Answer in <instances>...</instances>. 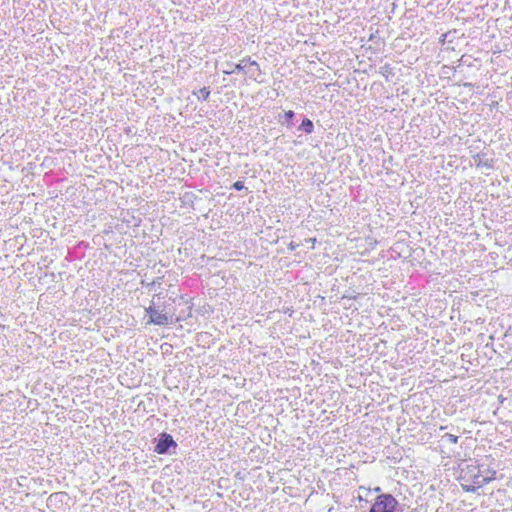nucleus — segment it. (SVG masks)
Here are the masks:
<instances>
[{
	"label": "nucleus",
	"instance_id": "7ed1b4c3",
	"mask_svg": "<svg viewBox=\"0 0 512 512\" xmlns=\"http://www.w3.org/2000/svg\"><path fill=\"white\" fill-rule=\"evenodd\" d=\"M153 452L158 455H176L178 443L173 436L165 431L153 439Z\"/></svg>",
	"mask_w": 512,
	"mask_h": 512
},
{
	"label": "nucleus",
	"instance_id": "f03ea898",
	"mask_svg": "<svg viewBox=\"0 0 512 512\" xmlns=\"http://www.w3.org/2000/svg\"><path fill=\"white\" fill-rule=\"evenodd\" d=\"M369 512H404V506L390 493L376 495Z\"/></svg>",
	"mask_w": 512,
	"mask_h": 512
},
{
	"label": "nucleus",
	"instance_id": "4468645a",
	"mask_svg": "<svg viewBox=\"0 0 512 512\" xmlns=\"http://www.w3.org/2000/svg\"><path fill=\"white\" fill-rule=\"evenodd\" d=\"M453 33H455V31H453V32H452V31H448V32H446V33L442 34V35H441V37L439 38V42H440L441 44H445L446 42H451L452 40H451V39H449V37H450Z\"/></svg>",
	"mask_w": 512,
	"mask_h": 512
},
{
	"label": "nucleus",
	"instance_id": "f8f14e48",
	"mask_svg": "<svg viewBox=\"0 0 512 512\" xmlns=\"http://www.w3.org/2000/svg\"><path fill=\"white\" fill-rule=\"evenodd\" d=\"M380 69V73L386 78H388L389 75H393V68L388 63L382 66Z\"/></svg>",
	"mask_w": 512,
	"mask_h": 512
},
{
	"label": "nucleus",
	"instance_id": "aec40b11",
	"mask_svg": "<svg viewBox=\"0 0 512 512\" xmlns=\"http://www.w3.org/2000/svg\"><path fill=\"white\" fill-rule=\"evenodd\" d=\"M459 61L461 64H467L468 66H471V63H468V61H467V59H465L464 55L460 58Z\"/></svg>",
	"mask_w": 512,
	"mask_h": 512
},
{
	"label": "nucleus",
	"instance_id": "1a4fd4ad",
	"mask_svg": "<svg viewBox=\"0 0 512 512\" xmlns=\"http://www.w3.org/2000/svg\"><path fill=\"white\" fill-rule=\"evenodd\" d=\"M295 112L293 110L285 111L283 115L280 116V122L282 125H286L287 128H291L294 125Z\"/></svg>",
	"mask_w": 512,
	"mask_h": 512
},
{
	"label": "nucleus",
	"instance_id": "f3484780",
	"mask_svg": "<svg viewBox=\"0 0 512 512\" xmlns=\"http://www.w3.org/2000/svg\"><path fill=\"white\" fill-rule=\"evenodd\" d=\"M359 489L366 491L367 494L370 493L371 491L376 492L377 495L380 494V493H383L382 489L379 486L375 487L374 489H370V488L367 489V488H364V487H360Z\"/></svg>",
	"mask_w": 512,
	"mask_h": 512
},
{
	"label": "nucleus",
	"instance_id": "39448f33",
	"mask_svg": "<svg viewBox=\"0 0 512 512\" xmlns=\"http://www.w3.org/2000/svg\"><path fill=\"white\" fill-rule=\"evenodd\" d=\"M247 66L255 67V70H257L259 74L262 73L259 64L255 60H251L249 56L243 58L239 63L226 62L223 73L231 75L236 72H246Z\"/></svg>",
	"mask_w": 512,
	"mask_h": 512
},
{
	"label": "nucleus",
	"instance_id": "4be33fe9",
	"mask_svg": "<svg viewBox=\"0 0 512 512\" xmlns=\"http://www.w3.org/2000/svg\"><path fill=\"white\" fill-rule=\"evenodd\" d=\"M489 469H490V468H488V469L485 471V475H482V474L480 473V479H481V478H485L486 476H489V475H490V473H488V470H489Z\"/></svg>",
	"mask_w": 512,
	"mask_h": 512
},
{
	"label": "nucleus",
	"instance_id": "b1692460",
	"mask_svg": "<svg viewBox=\"0 0 512 512\" xmlns=\"http://www.w3.org/2000/svg\"><path fill=\"white\" fill-rule=\"evenodd\" d=\"M463 86H464V87H472V86H473V84H472V83H468V82H466V83H464V84H463Z\"/></svg>",
	"mask_w": 512,
	"mask_h": 512
},
{
	"label": "nucleus",
	"instance_id": "ddd939ff",
	"mask_svg": "<svg viewBox=\"0 0 512 512\" xmlns=\"http://www.w3.org/2000/svg\"><path fill=\"white\" fill-rule=\"evenodd\" d=\"M442 439L449 443L457 444L459 437L450 433H446L445 435L442 436Z\"/></svg>",
	"mask_w": 512,
	"mask_h": 512
},
{
	"label": "nucleus",
	"instance_id": "f257e3e1",
	"mask_svg": "<svg viewBox=\"0 0 512 512\" xmlns=\"http://www.w3.org/2000/svg\"><path fill=\"white\" fill-rule=\"evenodd\" d=\"M145 315L148 316L146 324L167 326L173 323L174 312L170 305H164L163 308L160 309L152 300L149 307L145 308Z\"/></svg>",
	"mask_w": 512,
	"mask_h": 512
},
{
	"label": "nucleus",
	"instance_id": "423d86ee",
	"mask_svg": "<svg viewBox=\"0 0 512 512\" xmlns=\"http://www.w3.org/2000/svg\"><path fill=\"white\" fill-rule=\"evenodd\" d=\"M68 499L69 495L67 492H54L47 498L46 505L49 509L59 510L67 504Z\"/></svg>",
	"mask_w": 512,
	"mask_h": 512
},
{
	"label": "nucleus",
	"instance_id": "9b49d317",
	"mask_svg": "<svg viewBox=\"0 0 512 512\" xmlns=\"http://www.w3.org/2000/svg\"><path fill=\"white\" fill-rule=\"evenodd\" d=\"M248 70H246V74L249 75L250 79H253L254 81L262 82L261 80H258V76L260 75L257 70H255V67H249L247 66Z\"/></svg>",
	"mask_w": 512,
	"mask_h": 512
},
{
	"label": "nucleus",
	"instance_id": "6e6552de",
	"mask_svg": "<svg viewBox=\"0 0 512 512\" xmlns=\"http://www.w3.org/2000/svg\"><path fill=\"white\" fill-rule=\"evenodd\" d=\"M298 131L305 134H312L314 132V123L308 117L303 116L302 122L298 126Z\"/></svg>",
	"mask_w": 512,
	"mask_h": 512
},
{
	"label": "nucleus",
	"instance_id": "393cba45",
	"mask_svg": "<svg viewBox=\"0 0 512 512\" xmlns=\"http://www.w3.org/2000/svg\"><path fill=\"white\" fill-rule=\"evenodd\" d=\"M181 320H182L181 316L176 318V321H181Z\"/></svg>",
	"mask_w": 512,
	"mask_h": 512
},
{
	"label": "nucleus",
	"instance_id": "0eeeda50",
	"mask_svg": "<svg viewBox=\"0 0 512 512\" xmlns=\"http://www.w3.org/2000/svg\"><path fill=\"white\" fill-rule=\"evenodd\" d=\"M486 154L483 152L477 153L473 156V160L477 167L484 166L487 169L494 168V160L485 158Z\"/></svg>",
	"mask_w": 512,
	"mask_h": 512
},
{
	"label": "nucleus",
	"instance_id": "20e7f679",
	"mask_svg": "<svg viewBox=\"0 0 512 512\" xmlns=\"http://www.w3.org/2000/svg\"><path fill=\"white\" fill-rule=\"evenodd\" d=\"M488 473H490L489 476L480 479V470H478L476 474L471 476L472 485L462 484V489L465 492L477 493L479 488L495 480L497 472L494 469H489Z\"/></svg>",
	"mask_w": 512,
	"mask_h": 512
},
{
	"label": "nucleus",
	"instance_id": "412c9836",
	"mask_svg": "<svg viewBox=\"0 0 512 512\" xmlns=\"http://www.w3.org/2000/svg\"><path fill=\"white\" fill-rule=\"evenodd\" d=\"M357 499L359 500V502H364L365 504H367V503H368V500H367V499H365V498H364L362 495H360V494L358 495Z\"/></svg>",
	"mask_w": 512,
	"mask_h": 512
},
{
	"label": "nucleus",
	"instance_id": "2eb2a0df",
	"mask_svg": "<svg viewBox=\"0 0 512 512\" xmlns=\"http://www.w3.org/2000/svg\"><path fill=\"white\" fill-rule=\"evenodd\" d=\"M231 188L236 190V191H241L243 189H246L245 185H244V182L243 181H239V180L234 182Z\"/></svg>",
	"mask_w": 512,
	"mask_h": 512
},
{
	"label": "nucleus",
	"instance_id": "dca6fc26",
	"mask_svg": "<svg viewBox=\"0 0 512 512\" xmlns=\"http://www.w3.org/2000/svg\"><path fill=\"white\" fill-rule=\"evenodd\" d=\"M479 467L474 465H467V472L470 473V477L478 472Z\"/></svg>",
	"mask_w": 512,
	"mask_h": 512
},
{
	"label": "nucleus",
	"instance_id": "5701e85b",
	"mask_svg": "<svg viewBox=\"0 0 512 512\" xmlns=\"http://www.w3.org/2000/svg\"><path fill=\"white\" fill-rule=\"evenodd\" d=\"M305 241L314 244L316 239L315 238H308Z\"/></svg>",
	"mask_w": 512,
	"mask_h": 512
},
{
	"label": "nucleus",
	"instance_id": "9d476101",
	"mask_svg": "<svg viewBox=\"0 0 512 512\" xmlns=\"http://www.w3.org/2000/svg\"><path fill=\"white\" fill-rule=\"evenodd\" d=\"M210 89L209 87H203L201 89H199L198 91H193V95H196L198 97V99H202L204 101H207L209 99V96H210Z\"/></svg>",
	"mask_w": 512,
	"mask_h": 512
},
{
	"label": "nucleus",
	"instance_id": "a211bd4d",
	"mask_svg": "<svg viewBox=\"0 0 512 512\" xmlns=\"http://www.w3.org/2000/svg\"><path fill=\"white\" fill-rule=\"evenodd\" d=\"M298 246L299 244H296L295 242L291 241L287 247L289 251H294Z\"/></svg>",
	"mask_w": 512,
	"mask_h": 512
},
{
	"label": "nucleus",
	"instance_id": "6ab92c4d",
	"mask_svg": "<svg viewBox=\"0 0 512 512\" xmlns=\"http://www.w3.org/2000/svg\"><path fill=\"white\" fill-rule=\"evenodd\" d=\"M459 61L461 64H467L468 66H471V63H468V61H467V59H465L464 55L460 58Z\"/></svg>",
	"mask_w": 512,
	"mask_h": 512
}]
</instances>
